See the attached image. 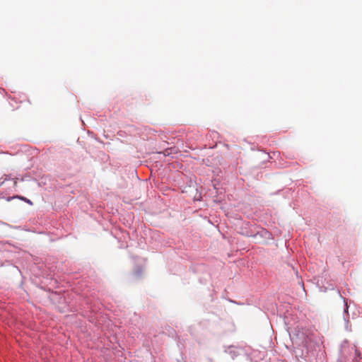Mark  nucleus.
I'll use <instances>...</instances> for the list:
<instances>
[{
  "label": "nucleus",
  "mask_w": 362,
  "mask_h": 362,
  "mask_svg": "<svg viewBox=\"0 0 362 362\" xmlns=\"http://www.w3.org/2000/svg\"><path fill=\"white\" fill-rule=\"evenodd\" d=\"M13 198H17V199H19L21 200H23L25 202L30 204V205H33V202L30 200V199H28L27 198L24 197H21V196H16V197H13Z\"/></svg>",
  "instance_id": "1"
}]
</instances>
